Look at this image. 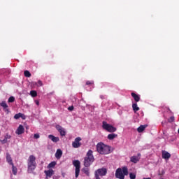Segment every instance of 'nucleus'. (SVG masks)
Instances as JSON below:
<instances>
[{"label":"nucleus","mask_w":179,"mask_h":179,"mask_svg":"<svg viewBox=\"0 0 179 179\" xmlns=\"http://www.w3.org/2000/svg\"><path fill=\"white\" fill-rule=\"evenodd\" d=\"M27 166L28 169L27 171L29 173H33L34 170H36V167H37V164L36 163V157L34 155H30L27 159Z\"/></svg>","instance_id":"f257e3e1"},{"label":"nucleus","mask_w":179,"mask_h":179,"mask_svg":"<svg viewBox=\"0 0 179 179\" xmlns=\"http://www.w3.org/2000/svg\"><path fill=\"white\" fill-rule=\"evenodd\" d=\"M96 150L100 155H108L110 152V146L105 145L102 142L96 145Z\"/></svg>","instance_id":"f03ea898"},{"label":"nucleus","mask_w":179,"mask_h":179,"mask_svg":"<svg viewBox=\"0 0 179 179\" xmlns=\"http://www.w3.org/2000/svg\"><path fill=\"white\" fill-rule=\"evenodd\" d=\"M94 162V157L93 156V151L89 150L87 152L86 157L84 159L85 167H90V165Z\"/></svg>","instance_id":"7ed1b4c3"},{"label":"nucleus","mask_w":179,"mask_h":179,"mask_svg":"<svg viewBox=\"0 0 179 179\" xmlns=\"http://www.w3.org/2000/svg\"><path fill=\"white\" fill-rule=\"evenodd\" d=\"M125 176H128V167L123 166L118 168L115 171V177L118 179H125Z\"/></svg>","instance_id":"20e7f679"},{"label":"nucleus","mask_w":179,"mask_h":179,"mask_svg":"<svg viewBox=\"0 0 179 179\" xmlns=\"http://www.w3.org/2000/svg\"><path fill=\"white\" fill-rule=\"evenodd\" d=\"M102 128L105 131H107V132H115L117 131V128L114 127V126L107 123V122L103 121L102 122Z\"/></svg>","instance_id":"39448f33"},{"label":"nucleus","mask_w":179,"mask_h":179,"mask_svg":"<svg viewBox=\"0 0 179 179\" xmlns=\"http://www.w3.org/2000/svg\"><path fill=\"white\" fill-rule=\"evenodd\" d=\"M106 174H107V169L106 168L99 169L95 171V178L100 179V176L104 177Z\"/></svg>","instance_id":"423d86ee"},{"label":"nucleus","mask_w":179,"mask_h":179,"mask_svg":"<svg viewBox=\"0 0 179 179\" xmlns=\"http://www.w3.org/2000/svg\"><path fill=\"white\" fill-rule=\"evenodd\" d=\"M73 164L76 167V178H78L79 173H80V162L79 160H74Z\"/></svg>","instance_id":"0eeeda50"},{"label":"nucleus","mask_w":179,"mask_h":179,"mask_svg":"<svg viewBox=\"0 0 179 179\" xmlns=\"http://www.w3.org/2000/svg\"><path fill=\"white\" fill-rule=\"evenodd\" d=\"M81 141H82V138L80 137L76 138L74 141L72 143L73 148H74L75 149L78 148H80V145H82L80 143Z\"/></svg>","instance_id":"6e6552de"},{"label":"nucleus","mask_w":179,"mask_h":179,"mask_svg":"<svg viewBox=\"0 0 179 179\" xmlns=\"http://www.w3.org/2000/svg\"><path fill=\"white\" fill-rule=\"evenodd\" d=\"M56 129L58 131V132H59L61 136H65V135H66V131H65V129H64V127H62L61 125L57 124Z\"/></svg>","instance_id":"1a4fd4ad"},{"label":"nucleus","mask_w":179,"mask_h":179,"mask_svg":"<svg viewBox=\"0 0 179 179\" xmlns=\"http://www.w3.org/2000/svg\"><path fill=\"white\" fill-rule=\"evenodd\" d=\"M141 157V153H138V156H132L131 158H130V162L131 163H134V164H136L138 163V162H139L140 160V157Z\"/></svg>","instance_id":"9d476101"},{"label":"nucleus","mask_w":179,"mask_h":179,"mask_svg":"<svg viewBox=\"0 0 179 179\" xmlns=\"http://www.w3.org/2000/svg\"><path fill=\"white\" fill-rule=\"evenodd\" d=\"M15 133L17 135H22V134H24V127L23 125L20 124L17 129Z\"/></svg>","instance_id":"9b49d317"},{"label":"nucleus","mask_w":179,"mask_h":179,"mask_svg":"<svg viewBox=\"0 0 179 179\" xmlns=\"http://www.w3.org/2000/svg\"><path fill=\"white\" fill-rule=\"evenodd\" d=\"M171 157V155L167 151H162V159H165L166 160H169Z\"/></svg>","instance_id":"f8f14e48"},{"label":"nucleus","mask_w":179,"mask_h":179,"mask_svg":"<svg viewBox=\"0 0 179 179\" xmlns=\"http://www.w3.org/2000/svg\"><path fill=\"white\" fill-rule=\"evenodd\" d=\"M44 173L46 176V178H47V177H49V178H51L52 177V176H54V170H52V169H49L48 171H45Z\"/></svg>","instance_id":"ddd939ff"},{"label":"nucleus","mask_w":179,"mask_h":179,"mask_svg":"<svg viewBox=\"0 0 179 179\" xmlns=\"http://www.w3.org/2000/svg\"><path fill=\"white\" fill-rule=\"evenodd\" d=\"M0 106H1V107H3V111H5V113H9V109L8 108V104L6 103V102L2 101V102L0 103Z\"/></svg>","instance_id":"4468645a"},{"label":"nucleus","mask_w":179,"mask_h":179,"mask_svg":"<svg viewBox=\"0 0 179 179\" xmlns=\"http://www.w3.org/2000/svg\"><path fill=\"white\" fill-rule=\"evenodd\" d=\"M131 95L136 101V103H138L141 101V96H139L138 94H135V92H131Z\"/></svg>","instance_id":"2eb2a0df"},{"label":"nucleus","mask_w":179,"mask_h":179,"mask_svg":"<svg viewBox=\"0 0 179 179\" xmlns=\"http://www.w3.org/2000/svg\"><path fill=\"white\" fill-rule=\"evenodd\" d=\"M6 162L9 163L11 166H13V162L12 160V157H10V154L9 152L6 153Z\"/></svg>","instance_id":"dca6fc26"},{"label":"nucleus","mask_w":179,"mask_h":179,"mask_svg":"<svg viewBox=\"0 0 179 179\" xmlns=\"http://www.w3.org/2000/svg\"><path fill=\"white\" fill-rule=\"evenodd\" d=\"M49 139H50L52 142L57 143L59 142V137H55L54 135H49L48 136Z\"/></svg>","instance_id":"f3484780"},{"label":"nucleus","mask_w":179,"mask_h":179,"mask_svg":"<svg viewBox=\"0 0 179 179\" xmlns=\"http://www.w3.org/2000/svg\"><path fill=\"white\" fill-rule=\"evenodd\" d=\"M55 157L56 159H59L60 157H62V150H61V149L57 150V152L55 153Z\"/></svg>","instance_id":"a211bd4d"},{"label":"nucleus","mask_w":179,"mask_h":179,"mask_svg":"<svg viewBox=\"0 0 179 179\" xmlns=\"http://www.w3.org/2000/svg\"><path fill=\"white\" fill-rule=\"evenodd\" d=\"M117 136L118 134H110L108 135V139H109V141H113V139H115V138H117Z\"/></svg>","instance_id":"6ab92c4d"},{"label":"nucleus","mask_w":179,"mask_h":179,"mask_svg":"<svg viewBox=\"0 0 179 179\" xmlns=\"http://www.w3.org/2000/svg\"><path fill=\"white\" fill-rule=\"evenodd\" d=\"M132 108L134 113H136V111H139V107H138V103H136L132 104Z\"/></svg>","instance_id":"aec40b11"},{"label":"nucleus","mask_w":179,"mask_h":179,"mask_svg":"<svg viewBox=\"0 0 179 179\" xmlns=\"http://www.w3.org/2000/svg\"><path fill=\"white\" fill-rule=\"evenodd\" d=\"M146 127H148V125H141V126L137 129L138 132H139V133L143 132L144 129H146Z\"/></svg>","instance_id":"412c9836"},{"label":"nucleus","mask_w":179,"mask_h":179,"mask_svg":"<svg viewBox=\"0 0 179 179\" xmlns=\"http://www.w3.org/2000/svg\"><path fill=\"white\" fill-rule=\"evenodd\" d=\"M55 166H57V162H52L48 164V169H52V168L55 167Z\"/></svg>","instance_id":"4be33fe9"},{"label":"nucleus","mask_w":179,"mask_h":179,"mask_svg":"<svg viewBox=\"0 0 179 179\" xmlns=\"http://www.w3.org/2000/svg\"><path fill=\"white\" fill-rule=\"evenodd\" d=\"M83 171L86 176H90V172H89V169L87 167L83 169Z\"/></svg>","instance_id":"5701e85b"},{"label":"nucleus","mask_w":179,"mask_h":179,"mask_svg":"<svg viewBox=\"0 0 179 179\" xmlns=\"http://www.w3.org/2000/svg\"><path fill=\"white\" fill-rule=\"evenodd\" d=\"M24 75L26 78H30V76H31V73H30V71L27 70L24 71Z\"/></svg>","instance_id":"b1692460"},{"label":"nucleus","mask_w":179,"mask_h":179,"mask_svg":"<svg viewBox=\"0 0 179 179\" xmlns=\"http://www.w3.org/2000/svg\"><path fill=\"white\" fill-rule=\"evenodd\" d=\"M30 94H31V97H37V92L36 91L31 90L30 92Z\"/></svg>","instance_id":"393cba45"},{"label":"nucleus","mask_w":179,"mask_h":179,"mask_svg":"<svg viewBox=\"0 0 179 179\" xmlns=\"http://www.w3.org/2000/svg\"><path fill=\"white\" fill-rule=\"evenodd\" d=\"M22 115H23V113H19L14 115V118H15V120H19V118H20V117H22Z\"/></svg>","instance_id":"a878e982"},{"label":"nucleus","mask_w":179,"mask_h":179,"mask_svg":"<svg viewBox=\"0 0 179 179\" xmlns=\"http://www.w3.org/2000/svg\"><path fill=\"white\" fill-rule=\"evenodd\" d=\"M12 169H13V173L14 174V176H16V174L17 173V169L15 167V165H12Z\"/></svg>","instance_id":"bb28decb"},{"label":"nucleus","mask_w":179,"mask_h":179,"mask_svg":"<svg viewBox=\"0 0 179 179\" xmlns=\"http://www.w3.org/2000/svg\"><path fill=\"white\" fill-rule=\"evenodd\" d=\"M129 177H130V179H135V178H136V175L134 173H130Z\"/></svg>","instance_id":"cd10ccee"},{"label":"nucleus","mask_w":179,"mask_h":179,"mask_svg":"<svg viewBox=\"0 0 179 179\" xmlns=\"http://www.w3.org/2000/svg\"><path fill=\"white\" fill-rule=\"evenodd\" d=\"M8 101V103H13L15 101V96H10Z\"/></svg>","instance_id":"c85d7f7f"},{"label":"nucleus","mask_w":179,"mask_h":179,"mask_svg":"<svg viewBox=\"0 0 179 179\" xmlns=\"http://www.w3.org/2000/svg\"><path fill=\"white\" fill-rule=\"evenodd\" d=\"M169 122H174V116H171L168 120Z\"/></svg>","instance_id":"c756f323"},{"label":"nucleus","mask_w":179,"mask_h":179,"mask_svg":"<svg viewBox=\"0 0 179 179\" xmlns=\"http://www.w3.org/2000/svg\"><path fill=\"white\" fill-rule=\"evenodd\" d=\"M36 86H43V81L42 80H38L36 83Z\"/></svg>","instance_id":"7c9ffc66"},{"label":"nucleus","mask_w":179,"mask_h":179,"mask_svg":"<svg viewBox=\"0 0 179 179\" xmlns=\"http://www.w3.org/2000/svg\"><path fill=\"white\" fill-rule=\"evenodd\" d=\"M94 83L93 81H87L86 85L89 86L90 85H94Z\"/></svg>","instance_id":"2f4dec72"},{"label":"nucleus","mask_w":179,"mask_h":179,"mask_svg":"<svg viewBox=\"0 0 179 179\" xmlns=\"http://www.w3.org/2000/svg\"><path fill=\"white\" fill-rule=\"evenodd\" d=\"M34 138L35 139H38V138H40V134H35L34 135Z\"/></svg>","instance_id":"473e14b6"},{"label":"nucleus","mask_w":179,"mask_h":179,"mask_svg":"<svg viewBox=\"0 0 179 179\" xmlns=\"http://www.w3.org/2000/svg\"><path fill=\"white\" fill-rule=\"evenodd\" d=\"M73 106H69V108H68V110H69V111H73Z\"/></svg>","instance_id":"72a5a7b5"},{"label":"nucleus","mask_w":179,"mask_h":179,"mask_svg":"<svg viewBox=\"0 0 179 179\" xmlns=\"http://www.w3.org/2000/svg\"><path fill=\"white\" fill-rule=\"evenodd\" d=\"M0 142H1V143H6V142H8V140L6 138H4L3 140H0Z\"/></svg>","instance_id":"f704fd0d"},{"label":"nucleus","mask_w":179,"mask_h":179,"mask_svg":"<svg viewBox=\"0 0 179 179\" xmlns=\"http://www.w3.org/2000/svg\"><path fill=\"white\" fill-rule=\"evenodd\" d=\"M35 103H36V106H40V101H38V100H36Z\"/></svg>","instance_id":"c9c22d12"},{"label":"nucleus","mask_w":179,"mask_h":179,"mask_svg":"<svg viewBox=\"0 0 179 179\" xmlns=\"http://www.w3.org/2000/svg\"><path fill=\"white\" fill-rule=\"evenodd\" d=\"M20 118H22V120H26V115H24V114H22Z\"/></svg>","instance_id":"e433bc0d"},{"label":"nucleus","mask_w":179,"mask_h":179,"mask_svg":"<svg viewBox=\"0 0 179 179\" xmlns=\"http://www.w3.org/2000/svg\"><path fill=\"white\" fill-rule=\"evenodd\" d=\"M5 138L8 141V139H10V136L6 135V136H5Z\"/></svg>","instance_id":"4c0bfd02"},{"label":"nucleus","mask_w":179,"mask_h":179,"mask_svg":"<svg viewBox=\"0 0 179 179\" xmlns=\"http://www.w3.org/2000/svg\"><path fill=\"white\" fill-rule=\"evenodd\" d=\"M0 152H1V148H0Z\"/></svg>","instance_id":"58836bf2"}]
</instances>
